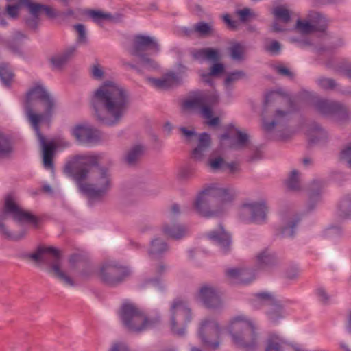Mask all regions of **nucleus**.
<instances>
[{
	"label": "nucleus",
	"instance_id": "nucleus-58",
	"mask_svg": "<svg viewBox=\"0 0 351 351\" xmlns=\"http://www.w3.org/2000/svg\"><path fill=\"white\" fill-rule=\"evenodd\" d=\"M71 132H97V130L87 122H82L75 125Z\"/></svg>",
	"mask_w": 351,
	"mask_h": 351
},
{
	"label": "nucleus",
	"instance_id": "nucleus-27",
	"mask_svg": "<svg viewBox=\"0 0 351 351\" xmlns=\"http://www.w3.org/2000/svg\"><path fill=\"white\" fill-rule=\"evenodd\" d=\"M77 143L80 145L92 146L106 141L107 139L102 133H73Z\"/></svg>",
	"mask_w": 351,
	"mask_h": 351
},
{
	"label": "nucleus",
	"instance_id": "nucleus-12",
	"mask_svg": "<svg viewBox=\"0 0 351 351\" xmlns=\"http://www.w3.org/2000/svg\"><path fill=\"white\" fill-rule=\"evenodd\" d=\"M313 106L319 113L333 117L337 121H345L351 119V110L339 102L316 98Z\"/></svg>",
	"mask_w": 351,
	"mask_h": 351
},
{
	"label": "nucleus",
	"instance_id": "nucleus-55",
	"mask_svg": "<svg viewBox=\"0 0 351 351\" xmlns=\"http://www.w3.org/2000/svg\"><path fill=\"white\" fill-rule=\"evenodd\" d=\"M264 49L271 55H278L281 51V45L277 40H272L270 43L265 45Z\"/></svg>",
	"mask_w": 351,
	"mask_h": 351
},
{
	"label": "nucleus",
	"instance_id": "nucleus-28",
	"mask_svg": "<svg viewBox=\"0 0 351 351\" xmlns=\"http://www.w3.org/2000/svg\"><path fill=\"white\" fill-rule=\"evenodd\" d=\"M186 226L178 223H165L162 228V231L166 237L175 240L183 238L186 235Z\"/></svg>",
	"mask_w": 351,
	"mask_h": 351
},
{
	"label": "nucleus",
	"instance_id": "nucleus-23",
	"mask_svg": "<svg viewBox=\"0 0 351 351\" xmlns=\"http://www.w3.org/2000/svg\"><path fill=\"white\" fill-rule=\"evenodd\" d=\"M145 149V147L141 144L135 145L127 150L122 161L129 167H135L139 164Z\"/></svg>",
	"mask_w": 351,
	"mask_h": 351
},
{
	"label": "nucleus",
	"instance_id": "nucleus-15",
	"mask_svg": "<svg viewBox=\"0 0 351 351\" xmlns=\"http://www.w3.org/2000/svg\"><path fill=\"white\" fill-rule=\"evenodd\" d=\"M220 328L215 320H204L198 331V337L203 346L217 350L219 346Z\"/></svg>",
	"mask_w": 351,
	"mask_h": 351
},
{
	"label": "nucleus",
	"instance_id": "nucleus-24",
	"mask_svg": "<svg viewBox=\"0 0 351 351\" xmlns=\"http://www.w3.org/2000/svg\"><path fill=\"white\" fill-rule=\"evenodd\" d=\"M278 264L276 254L265 249L256 256V267L261 269H269Z\"/></svg>",
	"mask_w": 351,
	"mask_h": 351
},
{
	"label": "nucleus",
	"instance_id": "nucleus-43",
	"mask_svg": "<svg viewBox=\"0 0 351 351\" xmlns=\"http://www.w3.org/2000/svg\"><path fill=\"white\" fill-rule=\"evenodd\" d=\"M225 160L221 156L210 157L207 161V165L213 171H224Z\"/></svg>",
	"mask_w": 351,
	"mask_h": 351
},
{
	"label": "nucleus",
	"instance_id": "nucleus-4",
	"mask_svg": "<svg viewBox=\"0 0 351 351\" xmlns=\"http://www.w3.org/2000/svg\"><path fill=\"white\" fill-rule=\"evenodd\" d=\"M233 343L244 351H254L257 347L256 327L252 322L243 316L233 319L229 328Z\"/></svg>",
	"mask_w": 351,
	"mask_h": 351
},
{
	"label": "nucleus",
	"instance_id": "nucleus-54",
	"mask_svg": "<svg viewBox=\"0 0 351 351\" xmlns=\"http://www.w3.org/2000/svg\"><path fill=\"white\" fill-rule=\"evenodd\" d=\"M245 73L242 71H236L228 74L225 80V85L230 86L232 83L238 81L240 79L245 77Z\"/></svg>",
	"mask_w": 351,
	"mask_h": 351
},
{
	"label": "nucleus",
	"instance_id": "nucleus-48",
	"mask_svg": "<svg viewBox=\"0 0 351 351\" xmlns=\"http://www.w3.org/2000/svg\"><path fill=\"white\" fill-rule=\"evenodd\" d=\"M234 134L235 133H223L219 138L224 147L237 150V146L233 145L236 141V135H234Z\"/></svg>",
	"mask_w": 351,
	"mask_h": 351
},
{
	"label": "nucleus",
	"instance_id": "nucleus-38",
	"mask_svg": "<svg viewBox=\"0 0 351 351\" xmlns=\"http://www.w3.org/2000/svg\"><path fill=\"white\" fill-rule=\"evenodd\" d=\"M299 222L300 219H295L294 220L289 221L286 226L281 227L278 230V232L277 233V234L280 235L281 237H294L295 230Z\"/></svg>",
	"mask_w": 351,
	"mask_h": 351
},
{
	"label": "nucleus",
	"instance_id": "nucleus-56",
	"mask_svg": "<svg viewBox=\"0 0 351 351\" xmlns=\"http://www.w3.org/2000/svg\"><path fill=\"white\" fill-rule=\"evenodd\" d=\"M339 160L347 167L351 169V145L343 149L339 155Z\"/></svg>",
	"mask_w": 351,
	"mask_h": 351
},
{
	"label": "nucleus",
	"instance_id": "nucleus-25",
	"mask_svg": "<svg viewBox=\"0 0 351 351\" xmlns=\"http://www.w3.org/2000/svg\"><path fill=\"white\" fill-rule=\"evenodd\" d=\"M191 55L197 60H209L217 62L221 58L219 51L211 47L193 49Z\"/></svg>",
	"mask_w": 351,
	"mask_h": 351
},
{
	"label": "nucleus",
	"instance_id": "nucleus-18",
	"mask_svg": "<svg viewBox=\"0 0 351 351\" xmlns=\"http://www.w3.org/2000/svg\"><path fill=\"white\" fill-rule=\"evenodd\" d=\"M195 298L209 309H217L222 304L216 288L208 284L203 285L199 287L195 295Z\"/></svg>",
	"mask_w": 351,
	"mask_h": 351
},
{
	"label": "nucleus",
	"instance_id": "nucleus-42",
	"mask_svg": "<svg viewBox=\"0 0 351 351\" xmlns=\"http://www.w3.org/2000/svg\"><path fill=\"white\" fill-rule=\"evenodd\" d=\"M0 234L8 240L18 241L25 237L26 231L22 230L19 234L15 235L8 229L5 223H0Z\"/></svg>",
	"mask_w": 351,
	"mask_h": 351
},
{
	"label": "nucleus",
	"instance_id": "nucleus-47",
	"mask_svg": "<svg viewBox=\"0 0 351 351\" xmlns=\"http://www.w3.org/2000/svg\"><path fill=\"white\" fill-rule=\"evenodd\" d=\"M273 14L277 20H280L285 23L290 21V14L287 9L282 6H277L273 10Z\"/></svg>",
	"mask_w": 351,
	"mask_h": 351
},
{
	"label": "nucleus",
	"instance_id": "nucleus-10",
	"mask_svg": "<svg viewBox=\"0 0 351 351\" xmlns=\"http://www.w3.org/2000/svg\"><path fill=\"white\" fill-rule=\"evenodd\" d=\"M251 304L256 308H260L263 306H267L268 309L266 313L273 323L276 324L280 319L283 317V305L280 300L269 293H256L254 298L251 300Z\"/></svg>",
	"mask_w": 351,
	"mask_h": 351
},
{
	"label": "nucleus",
	"instance_id": "nucleus-57",
	"mask_svg": "<svg viewBox=\"0 0 351 351\" xmlns=\"http://www.w3.org/2000/svg\"><path fill=\"white\" fill-rule=\"evenodd\" d=\"M195 171L191 168H182L178 175V179L182 182H186L191 179L194 176Z\"/></svg>",
	"mask_w": 351,
	"mask_h": 351
},
{
	"label": "nucleus",
	"instance_id": "nucleus-13",
	"mask_svg": "<svg viewBox=\"0 0 351 351\" xmlns=\"http://www.w3.org/2000/svg\"><path fill=\"white\" fill-rule=\"evenodd\" d=\"M37 102L44 105L47 116L52 115L56 106L55 100L40 84H36L28 90L24 106L35 107Z\"/></svg>",
	"mask_w": 351,
	"mask_h": 351
},
{
	"label": "nucleus",
	"instance_id": "nucleus-29",
	"mask_svg": "<svg viewBox=\"0 0 351 351\" xmlns=\"http://www.w3.org/2000/svg\"><path fill=\"white\" fill-rule=\"evenodd\" d=\"M21 3L28 8L30 14L40 15L44 13L49 19H53L57 16L56 10L50 6L34 3L29 0H21Z\"/></svg>",
	"mask_w": 351,
	"mask_h": 351
},
{
	"label": "nucleus",
	"instance_id": "nucleus-30",
	"mask_svg": "<svg viewBox=\"0 0 351 351\" xmlns=\"http://www.w3.org/2000/svg\"><path fill=\"white\" fill-rule=\"evenodd\" d=\"M322 184L319 181H313L308 189V200L307 202V210H313L318 202L321 201Z\"/></svg>",
	"mask_w": 351,
	"mask_h": 351
},
{
	"label": "nucleus",
	"instance_id": "nucleus-2",
	"mask_svg": "<svg viewBox=\"0 0 351 351\" xmlns=\"http://www.w3.org/2000/svg\"><path fill=\"white\" fill-rule=\"evenodd\" d=\"M234 194L229 189L218 187L212 184L201 191L193 203V207L197 214L209 218L221 215L223 204L231 202Z\"/></svg>",
	"mask_w": 351,
	"mask_h": 351
},
{
	"label": "nucleus",
	"instance_id": "nucleus-44",
	"mask_svg": "<svg viewBox=\"0 0 351 351\" xmlns=\"http://www.w3.org/2000/svg\"><path fill=\"white\" fill-rule=\"evenodd\" d=\"M142 287L148 291L152 287H154L160 291L164 289L161 278L159 276L146 279L142 284Z\"/></svg>",
	"mask_w": 351,
	"mask_h": 351
},
{
	"label": "nucleus",
	"instance_id": "nucleus-1",
	"mask_svg": "<svg viewBox=\"0 0 351 351\" xmlns=\"http://www.w3.org/2000/svg\"><path fill=\"white\" fill-rule=\"evenodd\" d=\"M91 104L95 115L102 124L114 125L127 112L130 104V94L122 86L107 81L94 92Z\"/></svg>",
	"mask_w": 351,
	"mask_h": 351
},
{
	"label": "nucleus",
	"instance_id": "nucleus-11",
	"mask_svg": "<svg viewBox=\"0 0 351 351\" xmlns=\"http://www.w3.org/2000/svg\"><path fill=\"white\" fill-rule=\"evenodd\" d=\"M171 311V331L178 336H183L185 334L186 324L191 320V309L184 301L176 299L172 304Z\"/></svg>",
	"mask_w": 351,
	"mask_h": 351
},
{
	"label": "nucleus",
	"instance_id": "nucleus-34",
	"mask_svg": "<svg viewBox=\"0 0 351 351\" xmlns=\"http://www.w3.org/2000/svg\"><path fill=\"white\" fill-rule=\"evenodd\" d=\"M13 151L12 143L11 138L5 135L4 133H0V158L8 156Z\"/></svg>",
	"mask_w": 351,
	"mask_h": 351
},
{
	"label": "nucleus",
	"instance_id": "nucleus-51",
	"mask_svg": "<svg viewBox=\"0 0 351 351\" xmlns=\"http://www.w3.org/2000/svg\"><path fill=\"white\" fill-rule=\"evenodd\" d=\"M316 82L317 85L324 90H332L337 86L336 82L332 78L320 77Z\"/></svg>",
	"mask_w": 351,
	"mask_h": 351
},
{
	"label": "nucleus",
	"instance_id": "nucleus-9",
	"mask_svg": "<svg viewBox=\"0 0 351 351\" xmlns=\"http://www.w3.org/2000/svg\"><path fill=\"white\" fill-rule=\"evenodd\" d=\"M119 316L129 331L136 333L144 331L145 313L134 304L125 302L121 306Z\"/></svg>",
	"mask_w": 351,
	"mask_h": 351
},
{
	"label": "nucleus",
	"instance_id": "nucleus-35",
	"mask_svg": "<svg viewBox=\"0 0 351 351\" xmlns=\"http://www.w3.org/2000/svg\"><path fill=\"white\" fill-rule=\"evenodd\" d=\"M338 215L341 218H351V197L346 196L343 198L338 206Z\"/></svg>",
	"mask_w": 351,
	"mask_h": 351
},
{
	"label": "nucleus",
	"instance_id": "nucleus-21",
	"mask_svg": "<svg viewBox=\"0 0 351 351\" xmlns=\"http://www.w3.org/2000/svg\"><path fill=\"white\" fill-rule=\"evenodd\" d=\"M207 237L213 243L217 245L223 253L226 254L230 251L232 243L231 236L221 224L219 225V230L208 232Z\"/></svg>",
	"mask_w": 351,
	"mask_h": 351
},
{
	"label": "nucleus",
	"instance_id": "nucleus-32",
	"mask_svg": "<svg viewBox=\"0 0 351 351\" xmlns=\"http://www.w3.org/2000/svg\"><path fill=\"white\" fill-rule=\"evenodd\" d=\"M308 147L325 145L329 141L328 133H306Z\"/></svg>",
	"mask_w": 351,
	"mask_h": 351
},
{
	"label": "nucleus",
	"instance_id": "nucleus-19",
	"mask_svg": "<svg viewBox=\"0 0 351 351\" xmlns=\"http://www.w3.org/2000/svg\"><path fill=\"white\" fill-rule=\"evenodd\" d=\"M185 139L190 141L193 136H197V145L191 152L190 158L195 162H202L204 159L205 152L211 146V138L208 133H182Z\"/></svg>",
	"mask_w": 351,
	"mask_h": 351
},
{
	"label": "nucleus",
	"instance_id": "nucleus-59",
	"mask_svg": "<svg viewBox=\"0 0 351 351\" xmlns=\"http://www.w3.org/2000/svg\"><path fill=\"white\" fill-rule=\"evenodd\" d=\"M74 29L78 34L77 42L80 43H86L87 38L85 27L82 24H77L74 25Z\"/></svg>",
	"mask_w": 351,
	"mask_h": 351
},
{
	"label": "nucleus",
	"instance_id": "nucleus-31",
	"mask_svg": "<svg viewBox=\"0 0 351 351\" xmlns=\"http://www.w3.org/2000/svg\"><path fill=\"white\" fill-rule=\"evenodd\" d=\"M167 250V243L160 238H155L150 242L148 253L151 256L158 258Z\"/></svg>",
	"mask_w": 351,
	"mask_h": 351
},
{
	"label": "nucleus",
	"instance_id": "nucleus-20",
	"mask_svg": "<svg viewBox=\"0 0 351 351\" xmlns=\"http://www.w3.org/2000/svg\"><path fill=\"white\" fill-rule=\"evenodd\" d=\"M38 140L42 151L43 166L47 169H53V158L58 144L56 140L48 141L43 133H36Z\"/></svg>",
	"mask_w": 351,
	"mask_h": 351
},
{
	"label": "nucleus",
	"instance_id": "nucleus-63",
	"mask_svg": "<svg viewBox=\"0 0 351 351\" xmlns=\"http://www.w3.org/2000/svg\"><path fill=\"white\" fill-rule=\"evenodd\" d=\"M145 319L146 320L144 324V330H145L148 328L154 327L158 325L160 322V317L156 316L154 317H147L145 315Z\"/></svg>",
	"mask_w": 351,
	"mask_h": 351
},
{
	"label": "nucleus",
	"instance_id": "nucleus-37",
	"mask_svg": "<svg viewBox=\"0 0 351 351\" xmlns=\"http://www.w3.org/2000/svg\"><path fill=\"white\" fill-rule=\"evenodd\" d=\"M294 133H265V138L268 141L287 143L293 138Z\"/></svg>",
	"mask_w": 351,
	"mask_h": 351
},
{
	"label": "nucleus",
	"instance_id": "nucleus-6",
	"mask_svg": "<svg viewBox=\"0 0 351 351\" xmlns=\"http://www.w3.org/2000/svg\"><path fill=\"white\" fill-rule=\"evenodd\" d=\"M113 165L112 160H109L106 166H101L98 162V165L95 166L97 176L95 182L87 185L85 189L87 192L86 197L89 200L102 202L113 186L112 176L110 167Z\"/></svg>",
	"mask_w": 351,
	"mask_h": 351
},
{
	"label": "nucleus",
	"instance_id": "nucleus-41",
	"mask_svg": "<svg viewBox=\"0 0 351 351\" xmlns=\"http://www.w3.org/2000/svg\"><path fill=\"white\" fill-rule=\"evenodd\" d=\"M245 272L246 271H241V269L232 268L226 271V275L230 278L237 280L242 284H248L250 282V278H245Z\"/></svg>",
	"mask_w": 351,
	"mask_h": 351
},
{
	"label": "nucleus",
	"instance_id": "nucleus-22",
	"mask_svg": "<svg viewBox=\"0 0 351 351\" xmlns=\"http://www.w3.org/2000/svg\"><path fill=\"white\" fill-rule=\"evenodd\" d=\"M150 84L158 90H167L181 82V77L174 72H169L163 75L160 78H147Z\"/></svg>",
	"mask_w": 351,
	"mask_h": 351
},
{
	"label": "nucleus",
	"instance_id": "nucleus-45",
	"mask_svg": "<svg viewBox=\"0 0 351 351\" xmlns=\"http://www.w3.org/2000/svg\"><path fill=\"white\" fill-rule=\"evenodd\" d=\"M287 186L289 189L298 191L300 189L299 172L293 169L287 180Z\"/></svg>",
	"mask_w": 351,
	"mask_h": 351
},
{
	"label": "nucleus",
	"instance_id": "nucleus-50",
	"mask_svg": "<svg viewBox=\"0 0 351 351\" xmlns=\"http://www.w3.org/2000/svg\"><path fill=\"white\" fill-rule=\"evenodd\" d=\"M232 59L241 60L243 59L244 53V47L240 43H234L229 49Z\"/></svg>",
	"mask_w": 351,
	"mask_h": 351
},
{
	"label": "nucleus",
	"instance_id": "nucleus-8",
	"mask_svg": "<svg viewBox=\"0 0 351 351\" xmlns=\"http://www.w3.org/2000/svg\"><path fill=\"white\" fill-rule=\"evenodd\" d=\"M101 281L109 287H117L125 282L131 275L129 267L117 261L105 262L99 271Z\"/></svg>",
	"mask_w": 351,
	"mask_h": 351
},
{
	"label": "nucleus",
	"instance_id": "nucleus-61",
	"mask_svg": "<svg viewBox=\"0 0 351 351\" xmlns=\"http://www.w3.org/2000/svg\"><path fill=\"white\" fill-rule=\"evenodd\" d=\"M23 5V3H21V0H19V4L16 5H8L6 6V11L8 14L12 18H16L19 14V10L20 5Z\"/></svg>",
	"mask_w": 351,
	"mask_h": 351
},
{
	"label": "nucleus",
	"instance_id": "nucleus-46",
	"mask_svg": "<svg viewBox=\"0 0 351 351\" xmlns=\"http://www.w3.org/2000/svg\"><path fill=\"white\" fill-rule=\"evenodd\" d=\"M87 14L93 19V21L98 24L105 20L112 19L110 14L104 13L99 10H90L87 12Z\"/></svg>",
	"mask_w": 351,
	"mask_h": 351
},
{
	"label": "nucleus",
	"instance_id": "nucleus-3",
	"mask_svg": "<svg viewBox=\"0 0 351 351\" xmlns=\"http://www.w3.org/2000/svg\"><path fill=\"white\" fill-rule=\"evenodd\" d=\"M23 258H29L36 263L50 265L49 272L52 274L64 285L73 287L75 285L74 280L64 271L61 270L58 264L61 258L60 251L54 247H44L40 245L34 253L25 254L21 256Z\"/></svg>",
	"mask_w": 351,
	"mask_h": 351
},
{
	"label": "nucleus",
	"instance_id": "nucleus-16",
	"mask_svg": "<svg viewBox=\"0 0 351 351\" xmlns=\"http://www.w3.org/2000/svg\"><path fill=\"white\" fill-rule=\"evenodd\" d=\"M267 207L264 201L244 204L240 212V219L246 223H263L267 219Z\"/></svg>",
	"mask_w": 351,
	"mask_h": 351
},
{
	"label": "nucleus",
	"instance_id": "nucleus-39",
	"mask_svg": "<svg viewBox=\"0 0 351 351\" xmlns=\"http://www.w3.org/2000/svg\"><path fill=\"white\" fill-rule=\"evenodd\" d=\"M265 351H283L281 339L276 335H271L267 339Z\"/></svg>",
	"mask_w": 351,
	"mask_h": 351
},
{
	"label": "nucleus",
	"instance_id": "nucleus-64",
	"mask_svg": "<svg viewBox=\"0 0 351 351\" xmlns=\"http://www.w3.org/2000/svg\"><path fill=\"white\" fill-rule=\"evenodd\" d=\"M108 351H130V349L125 343L117 341L112 343Z\"/></svg>",
	"mask_w": 351,
	"mask_h": 351
},
{
	"label": "nucleus",
	"instance_id": "nucleus-53",
	"mask_svg": "<svg viewBox=\"0 0 351 351\" xmlns=\"http://www.w3.org/2000/svg\"><path fill=\"white\" fill-rule=\"evenodd\" d=\"M236 141L233 145L237 146V149H241L245 148L248 142L249 136L247 133H235Z\"/></svg>",
	"mask_w": 351,
	"mask_h": 351
},
{
	"label": "nucleus",
	"instance_id": "nucleus-33",
	"mask_svg": "<svg viewBox=\"0 0 351 351\" xmlns=\"http://www.w3.org/2000/svg\"><path fill=\"white\" fill-rule=\"evenodd\" d=\"M25 112L27 116L32 125L34 130L35 132H39V123L43 117H49L50 116H47L45 114V111L43 114H37L33 112V110L34 107L24 106Z\"/></svg>",
	"mask_w": 351,
	"mask_h": 351
},
{
	"label": "nucleus",
	"instance_id": "nucleus-49",
	"mask_svg": "<svg viewBox=\"0 0 351 351\" xmlns=\"http://www.w3.org/2000/svg\"><path fill=\"white\" fill-rule=\"evenodd\" d=\"M204 100V98L201 97L189 99L184 101L183 106L184 108L199 110Z\"/></svg>",
	"mask_w": 351,
	"mask_h": 351
},
{
	"label": "nucleus",
	"instance_id": "nucleus-7",
	"mask_svg": "<svg viewBox=\"0 0 351 351\" xmlns=\"http://www.w3.org/2000/svg\"><path fill=\"white\" fill-rule=\"evenodd\" d=\"M9 216H11L16 222L30 223L35 228L38 226V218L32 213L23 210L16 202L12 193L5 196L3 206L0 209V223H5Z\"/></svg>",
	"mask_w": 351,
	"mask_h": 351
},
{
	"label": "nucleus",
	"instance_id": "nucleus-40",
	"mask_svg": "<svg viewBox=\"0 0 351 351\" xmlns=\"http://www.w3.org/2000/svg\"><path fill=\"white\" fill-rule=\"evenodd\" d=\"M195 33L199 37H207L214 33L213 26L205 22H199L195 24Z\"/></svg>",
	"mask_w": 351,
	"mask_h": 351
},
{
	"label": "nucleus",
	"instance_id": "nucleus-62",
	"mask_svg": "<svg viewBox=\"0 0 351 351\" xmlns=\"http://www.w3.org/2000/svg\"><path fill=\"white\" fill-rule=\"evenodd\" d=\"M31 17L28 18L25 21V23L28 27L32 29H36L39 23V14H31Z\"/></svg>",
	"mask_w": 351,
	"mask_h": 351
},
{
	"label": "nucleus",
	"instance_id": "nucleus-36",
	"mask_svg": "<svg viewBox=\"0 0 351 351\" xmlns=\"http://www.w3.org/2000/svg\"><path fill=\"white\" fill-rule=\"evenodd\" d=\"M14 78V73L7 63L0 64V79L5 86H10Z\"/></svg>",
	"mask_w": 351,
	"mask_h": 351
},
{
	"label": "nucleus",
	"instance_id": "nucleus-60",
	"mask_svg": "<svg viewBox=\"0 0 351 351\" xmlns=\"http://www.w3.org/2000/svg\"><path fill=\"white\" fill-rule=\"evenodd\" d=\"M263 158V152L261 150L260 147H256L252 153L247 157V162H255L258 161Z\"/></svg>",
	"mask_w": 351,
	"mask_h": 351
},
{
	"label": "nucleus",
	"instance_id": "nucleus-14",
	"mask_svg": "<svg viewBox=\"0 0 351 351\" xmlns=\"http://www.w3.org/2000/svg\"><path fill=\"white\" fill-rule=\"evenodd\" d=\"M147 50H152L155 53L160 51V47L154 38L143 35H136L134 38L133 45L130 53L133 56H138L141 61L146 64L154 65V61L145 55Z\"/></svg>",
	"mask_w": 351,
	"mask_h": 351
},
{
	"label": "nucleus",
	"instance_id": "nucleus-26",
	"mask_svg": "<svg viewBox=\"0 0 351 351\" xmlns=\"http://www.w3.org/2000/svg\"><path fill=\"white\" fill-rule=\"evenodd\" d=\"M76 51L75 46L66 48L62 53L53 56L50 62L53 69H61L66 63L74 56Z\"/></svg>",
	"mask_w": 351,
	"mask_h": 351
},
{
	"label": "nucleus",
	"instance_id": "nucleus-5",
	"mask_svg": "<svg viewBox=\"0 0 351 351\" xmlns=\"http://www.w3.org/2000/svg\"><path fill=\"white\" fill-rule=\"evenodd\" d=\"M80 158L82 161L77 163L74 160L68 161L63 169L64 173L71 178L77 184L78 190L84 195L87 196L85 189L88 188L90 182H85L88 178L92 168L98 165V162L101 159L100 155H92L86 156H76Z\"/></svg>",
	"mask_w": 351,
	"mask_h": 351
},
{
	"label": "nucleus",
	"instance_id": "nucleus-17",
	"mask_svg": "<svg viewBox=\"0 0 351 351\" xmlns=\"http://www.w3.org/2000/svg\"><path fill=\"white\" fill-rule=\"evenodd\" d=\"M328 26L326 17L319 12L311 11L307 16V20L298 19L296 29L303 34H311L315 32H324Z\"/></svg>",
	"mask_w": 351,
	"mask_h": 351
},
{
	"label": "nucleus",
	"instance_id": "nucleus-52",
	"mask_svg": "<svg viewBox=\"0 0 351 351\" xmlns=\"http://www.w3.org/2000/svg\"><path fill=\"white\" fill-rule=\"evenodd\" d=\"M335 69L337 72L351 79V63L343 61L335 66Z\"/></svg>",
	"mask_w": 351,
	"mask_h": 351
}]
</instances>
